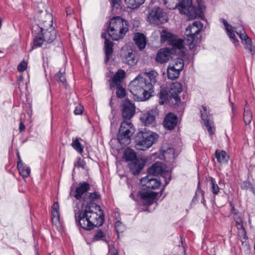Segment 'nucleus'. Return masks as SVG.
Segmentation results:
<instances>
[{
    "instance_id": "obj_5",
    "label": "nucleus",
    "mask_w": 255,
    "mask_h": 255,
    "mask_svg": "<svg viewBox=\"0 0 255 255\" xmlns=\"http://www.w3.org/2000/svg\"><path fill=\"white\" fill-rule=\"evenodd\" d=\"M158 138L155 132H139L136 137V148L138 150H145L152 145Z\"/></svg>"
},
{
    "instance_id": "obj_61",
    "label": "nucleus",
    "mask_w": 255,
    "mask_h": 255,
    "mask_svg": "<svg viewBox=\"0 0 255 255\" xmlns=\"http://www.w3.org/2000/svg\"><path fill=\"white\" fill-rule=\"evenodd\" d=\"M110 73H111V75H112V74H113V73H111V72H110ZM113 75H112V76H111V78H112V79L113 78Z\"/></svg>"
},
{
    "instance_id": "obj_31",
    "label": "nucleus",
    "mask_w": 255,
    "mask_h": 255,
    "mask_svg": "<svg viewBox=\"0 0 255 255\" xmlns=\"http://www.w3.org/2000/svg\"><path fill=\"white\" fill-rule=\"evenodd\" d=\"M222 20L230 38L232 40L236 46L238 45L239 44V41L236 39V36L234 31H232V26L228 24V22L225 19H223Z\"/></svg>"
},
{
    "instance_id": "obj_43",
    "label": "nucleus",
    "mask_w": 255,
    "mask_h": 255,
    "mask_svg": "<svg viewBox=\"0 0 255 255\" xmlns=\"http://www.w3.org/2000/svg\"><path fill=\"white\" fill-rule=\"evenodd\" d=\"M37 35L34 39L33 45L35 47H38L41 46L43 43H45V40L43 39L42 34H41L40 32L37 31Z\"/></svg>"
},
{
    "instance_id": "obj_64",
    "label": "nucleus",
    "mask_w": 255,
    "mask_h": 255,
    "mask_svg": "<svg viewBox=\"0 0 255 255\" xmlns=\"http://www.w3.org/2000/svg\"><path fill=\"white\" fill-rule=\"evenodd\" d=\"M37 255H38V254L37 253Z\"/></svg>"
},
{
    "instance_id": "obj_37",
    "label": "nucleus",
    "mask_w": 255,
    "mask_h": 255,
    "mask_svg": "<svg viewBox=\"0 0 255 255\" xmlns=\"http://www.w3.org/2000/svg\"><path fill=\"white\" fill-rule=\"evenodd\" d=\"M161 39L162 41H168L169 43L172 40V39L175 37V36L172 34L167 30L164 29L161 32Z\"/></svg>"
},
{
    "instance_id": "obj_3",
    "label": "nucleus",
    "mask_w": 255,
    "mask_h": 255,
    "mask_svg": "<svg viewBox=\"0 0 255 255\" xmlns=\"http://www.w3.org/2000/svg\"><path fill=\"white\" fill-rule=\"evenodd\" d=\"M182 91V86L181 83L176 81L170 84L167 90H161L159 93V97L162 100L160 104H163L164 101H168L174 106H178L181 102V99L178 94Z\"/></svg>"
},
{
    "instance_id": "obj_57",
    "label": "nucleus",
    "mask_w": 255,
    "mask_h": 255,
    "mask_svg": "<svg viewBox=\"0 0 255 255\" xmlns=\"http://www.w3.org/2000/svg\"><path fill=\"white\" fill-rule=\"evenodd\" d=\"M231 213H232V214H233L234 216H235V214H238V213L237 212V211H236V209L235 208V207H233V208H231Z\"/></svg>"
},
{
    "instance_id": "obj_38",
    "label": "nucleus",
    "mask_w": 255,
    "mask_h": 255,
    "mask_svg": "<svg viewBox=\"0 0 255 255\" xmlns=\"http://www.w3.org/2000/svg\"><path fill=\"white\" fill-rule=\"evenodd\" d=\"M71 146L79 153L81 154L83 152L84 147L80 142L79 139L78 137L73 138Z\"/></svg>"
},
{
    "instance_id": "obj_60",
    "label": "nucleus",
    "mask_w": 255,
    "mask_h": 255,
    "mask_svg": "<svg viewBox=\"0 0 255 255\" xmlns=\"http://www.w3.org/2000/svg\"><path fill=\"white\" fill-rule=\"evenodd\" d=\"M230 204V206H231V208H233V207H234V204L232 202H231Z\"/></svg>"
},
{
    "instance_id": "obj_51",
    "label": "nucleus",
    "mask_w": 255,
    "mask_h": 255,
    "mask_svg": "<svg viewBox=\"0 0 255 255\" xmlns=\"http://www.w3.org/2000/svg\"><path fill=\"white\" fill-rule=\"evenodd\" d=\"M51 212H52V219L53 220L54 218H55V219L56 220L59 221V217H60L59 211H51Z\"/></svg>"
},
{
    "instance_id": "obj_50",
    "label": "nucleus",
    "mask_w": 255,
    "mask_h": 255,
    "mask_svg": "<svg viewBox=\"0 0 255 255\" xmlns=\"http://www.w3.org/2000/svg\"><path fill=\"white\" fill-rule=\"evenodd\" d=\"M83 107L80 105H78L75 109L74 111L75 115L81 114L83 112Z\"/></svg>"
},
{
    "instance_id": "obj_42",
    "label": "nucleus",
    "mask_w": 255,
    "mask_h": 255,
    "mask_svg": "<svg viewBox=\"0 0 255 255\" xmlns=\"http://www.w3.org/2000/svg\"><path fill=\"white\" fill-rule=\"evenodd\" d=\"M209 178L211 182V191L213 195H217L220 192V188L214 178L213 177H210Z\"/></svg>"
},
{
    "instance_id": "obj_10",
    "label": "nucleus",
    "mask_w": 255,
    "mask_h": 255,
    "mask_svg": "<svg viewBox=\"0 0 255 255\" xmlns=\"http://www.w3.org/2000/svg\"><path fill=\"white\" fill-rule=\"evenodd\" d=\"M122 117L126 120H130L134 115L135 107L128 99H126L122 102L121 106Z\"/></svg>"
},
{
    "instance_id": "obj_32",
    "label": "nucleus",
    "mask_w": 255,
    "mask_h": 255,
    "mask_svg": "<svg viewBox=\"0 0 255 255\" xmlns=\"http://www.w3.org/2000/svg\"><path fill=\"white\" fill-rule=\"evenodd\" d=\"M124 158L127 161L132 162L137 159L135 152L130 148H127L124 153Z\"/></svg>"
},
{
    "instance_id": "obj_53",
    "label": "nucleus",
    "mask_w": 255,
    "mask_h": 255,
    "mask_svg": "<svg viewBox=\"0 0 255 255\" xmlns=\"http://www.w3.org/2000/svg\"><path fill=\"white\" fill-rule=\"evenodd\" d=\"M51 211H59V206L57 202H55L52 206Z\"/></svg>"
},
{
    "instance_id": "obj_22",
    "label": "nucleus",
    "mask_w": 255,
    "mask_h": 255,
    "mask_svg": "<svg viewBox=\"0 0 255 255\" xmlns=\"http://www.w3.org/2000/svg\"><path fill=\"white\" fill-rule=\"evenodd\" d=\"M152 81H150L148 82V81H131L129 83V86L131 88H132V86H135V84L138 85L139 87H143V89L149 91L151 92H153V84H155L156 81H152L153 82V84L152 83Z\"/></svg>"
},
{
    "instance_id": "obj_45",
    "label": "nucleus",
    "mask_w": 255,
    "mask_h": 255,
    "mask_svg": "<svg viewBox=\"0 0 255 255\" xmlns=\"http://www.w3.org/2000/svg\"><path fill=\"white\" fill-rule=\"evenodd\" d=\"M167 73L168 79L170 80H175L178 77L180 72L175 70L171 67H168Z\"/></svg>"
},
{
    "instance_id": "obj_20",
    "label": "nucleus",
    "mask_w": 255,
    "mask_h": 255,
    "mask_svg": "<svg viewBox=\"0 0 255 255\" xmlns=\"http://www.w3.org/2000/svg\"><path fill=\"white\" fill-rule=\"evenodd\" d=\"M123 81H110V87L113 90L116 88L117 90L116 94L119 98H123L126 96V89L123 87Z\"/></svg>"
},
{
    "instance_id": "obj_13",
    "label": "nucleus",
    "mask_w": 255,
    "mask_h": 255,
    "mask_svg": "<svg viewBox=\"0 0 255 255\" xmlns=\"http://www.w3.org/2000/svg\"><path fill=\"white\" fill-rule=\"evenodd\" d=\"M200 113L202 119L204 122V125L207 128L209 133L210 135L213 134L214 131L212 128L213 122L211 115L209 114L207 108L204 106H202V109L200 111Z\"/></svg>"
},
{
    "instance_id": "obj_62",
    "label": "nucleus",
    "mask_w": 255,
    "mask_h": 255,
    "mask_svg": "<svg viewBox=\"0 0 255 255\" xmlns=\"http://www.w3.org/2000/svg\"><path fill=\"white\" fill-rule=\"evenodd\" d=\"M119 222H117L116 223V226H118V224H119Z\"/></svg>"
},
{
    "instance_id": "obj_9",
    "label": "nucleus",
    "mask_w": 255,
    "mask_h": 255,
    "mask_svg": "<svg viewBox=\"0 0 255 255\" xmlns=\"http://www.w3.org/2000/svg\"><path fill=\"white\" fill-rule=\"evenodd\" d=\"M35 18L38 21V24L35 28L42 32L45 28L51 27L52 25V17L50 13L40 10L36 13Z\"/></svg>"
},
{
    "instance_id": "obj_15",
    "label": "nucleus",
    "mask_w": 255,
    "mask_h": 255,
    "mask_svg": "<svg viewBox=\"0 0 255 255\" xmlns=\"http://www.w3.org/2000/svg\"><path fill=\"white\" fill-rule=\"evenodd\" d=\"M140 181L146 188L152 190L158 188L161 185V181L158 178L149 175L141 178Z\"/></svg>"
},
{
    "instance_id": "obj_27",
    "label": "nucleus",
    "mask_w": 255,
    "mask_h": 255,
    "mask_svg": "<svg viewBox=\"0 0 255 255\" xmlns=\"http://www.w3.org/2000/svg\"><path fill=\"white\" fill-rule=\"evenodd\" d=\"M133 40L140 50L143 49L146 44L144 35L140 33H136L134 35Z\"/></svg>"
},
{
    "instance_id": "obj_7",
    "label": "nucleus",
    "mask_w": 255,
    "mask_h": 255,
    "mask_svg": "<svg viewBox=\"0 0 255 255\" xmlns=\"http://www.w3.org/2000/svg\"><path fill=\"white\" fill-rule=\"evenodd\" d=\"M134 131L133 126L130 122L124 121L121 123L118 135L120 143L128 145L130 142V137Z\"/></svg>"
},
{
    "instance_id": "obj_55",
    "label": "nucleus",
    "mask_w": 255,
    "mask_h": 255,
    "mask_svg": "<svg viewBox=\"0 0 255 255\" xmlns=\"http://www.w3.org/2000/svg\"><path fill=\"white\" fill-rule=\"evenodd\" d=\"M25 128V125L22 122H20L19 126V130L20 131H23Z\"/></svg>"
},
{
    "instance_id": "obj_56",
    "label": "nucleus",
    "mask_w": 255,
    "mask_h": 255,
    "mask_svg": "<svg viewBox=\"0 0 255 255\" xmlns=\"http://www.w3.org/2000/svg\"><path fill=\"white\" fill-rule=\"evenodd\" d=\"M231 213H232V214H233L234 216H235V214H238V213L237 212V211H236V209L235 208V207H233V208H231Z\"/></svg>"
},
{
    "instance_id": "obj_28",
    "label": "nucleus",
    "mask_w": 255,
    "mask_h": 255,
    "mask_svg": "<svg viewBox=\"0 0 255 255\" xmlns=\"http://www.w3.org/2000/svg\"><path fill=\"white\" fill-rule=\"evenodd\" d=\"M234 219L236 223L238 228V229L240 228V229H243V233L244 237L241 240V242H242L243 244H244V243H245L246 245H247V241L248 240V237L247 236L246 233L245 232V230L244 228L242 220L238 214H235V216H234Z\"/></svg>"
},
{
    "instance_id": "obj_35",
    "label": "nucleus",
    "mask_w": 255,
    "mask_h": 255,
    "mask_svg": "<svg viewBox=\"0 0 255 255\" xmlns=\"http://www.w3.org/2000/svg\"><path fill=\"white\" fill-rule=\"evenodd\" d=\"M170 44L173 46L171 49H174V54L175 53L176 49L180 50L183 48L184 47L183 41L181 39H176V36L170 42Z\"/></svg>"
},
{
    "instance_id": "obj_26",
    "label": "nucleus",
    "mask_w": 255,
    "mask_h": 255,
    "mask_svg": "<svg viewBox=\"0 0 255 255\" xmlns=\"http://www.w3.org/2000/svg\"><path fill=\"white\" fill-rule=\"evenodd\" d=\"M113 46L114 43L113 42L106 39L104 48L106 55L105 59V63H107L112 56L113 53Z\"/></svg>"
},
{
    "instance_id": "obj_48",
    "label": "nucleus",
    "mask_w": 255,
    "mask_h": 255,
    "mask_svg": "<svg viewBox=\"0 0 255 255\" xmlns=\"http://www.w3.org/2000/svg\"><path fill=\"white\" fill-rule=\"evenodd\" d=\"M86 165L85 161L82 159L81 157H79L77 158V161L75 163V166L79 168L81 167L82 168H84Z\"/></svg>"
},
{
    "instance_id": "obj_46",
    "label": "nucleus",
    "mask_w": 255,
    "mask_h": 255,
    "mask_svg": "<svg viewBox=\"0 0 255 255\" xmlns=\"http://www.w3.org/2000/svg\"><path fill=\"white\" fill-rule=\"evenodd\" d=\"M112 80H123L126 77V72L123 69H119L115 74H112Z\"/></svg>"
},
{
    "instance_id": "obj_18",
    "label": "nucleus",
    "mask_w": 255,
    "mask_h": 255,
    "mask_svg": "<svg viewBox=\"0 0 255 255\" xmlns=\"http://www.w3.org/2000/svg\"><path fill=\"white\" fill-rule=\"evenodd\" d=\"M163 166L164 165L161 162H157L154 163L148 169V175H152V176H157L159 175L161 176L165 175L166 174V172H165Z\"/></svg>"
},
{
    "instance_id": "obj_4",
    "label": "nucleus",
    "mask_w": 255,
    "mask_h": 255,
    "mask_svg": "<svg viewBox=\"0 0 255 255\" xmlns=\"http://www.w3.org/2000/svg\"><path fill=\"white\" fill-rule=\"evenodd\" d=\"M205 9V5L201 2L198 3L197 7L194 6L192 0H181L179 5L180 12L186 15L190 19L197 17L202 18Z\"/></svg>"
},
{
    "instance_id": "obj_24",
    "label": "nucleus",
    "mask_w": 255,
    "mask_h": 255,
    "mask_svg": "<svg viewBox=\"0 0 255 255\" xmlns=\"http://www.w3.org/2000/svg\"><path fill=\"white\" fill-rule=\"evenodd\" d=\"M144 163L139 159H136L128 164L130 171L133 175L138 174L144 167Z\"/></svg>"
},
{
    "instance_id": "obj_2",
    "label": "nucleus",
    "mask_w": 255,
    "mask_h": 255,
    "mask_svg": "<svg viewBox=\"0 0 255 255\" xmlns=\"http://www.w3.org/2000/svg\"><path fill=\"white\" fill-rule=\"evenodd\" d=\"M128 22L120 16L113 17L110 21L108 27V34L114 40H118L124 37L128 31Z\"/></svg>"
},
{
    "instance_id": "obj_36",
    "label": "nucleus",
    "mask_w": 255,
    "mask_h": 255,
    "mask_svg": "<svg viewBox=\"0 0 255 255\" xmlns=\"http://www.w3.org/2000/svg\"><path fill=\"white\" fill-rule=\"evenodd\" d=\"M252 120V114L248 106V103H246L244 108V121L246 125H249L251 123Z\"/></svg>"
},
{
    "instance_id": "obj_6",
    "label": "nucleus",
    "mask_w": 255,
    "mask_h": 255,
    "mask_svg": "<svg viewBox=\"0 0 255 255\" xmlns=\"http://www.w3.org/2000/svg\"><path fill=\"white\" fill-rule=\"evenodd\" d=\"M203 24L199 21H194L186 28L185 41L190 50H192L196 46L197 40L196 36L201 32Z\"/></svg>"
},
{
    "instance_id": "obj_21",
    "label": "nucleus",
    "mask_w": 255,
    "mask_h": 255,
    "mask_svg": "<svg viewBox=\"0 0 255 255\" xmlns=\"http://www.w3.org/2000/svg\"><path fill=\"white\" fill-rule=\"evenodd\" d=\"M90 188V184L87 182L80 183L78 186L76 188L75 191V194L73 195L74 197L77 200H80L82 196L86 193Z\"/></svg>"
},
{
    "instance_id": "obj_17",
    "label": "nucleus",
    "mask_w": 255,
    "mask_h": 255,
    "mask_svg": "<svg viewBox=\"0 0 255 255\" xmlns=\"http://www.w3.org/2000/svg\"><path fill=\"white\" fill-rule=\"evenodd\" d=\"M139 195L142 200V204L149 206L154 203L158 193L155 192L140 191L139 192Z\"/></svg>"
},
{
    "instance_id": "obj_1",
    "label": "nucleus",
    "mask_w": 255,
    "mask_h": 255,
    "mask_svg": "<svg viewBox=\"0 0 255 255\" xmlns=\"http://www.w3.org/2000/svg\"><path fill=\"white\" fill-rule=\"evenodd\" d=\"M75 217L77 225L88 231L102 226L105 220L100 206L95 204L87 205L83 210L75 213Z\"/></svg>"
},
{
    "instance_id": "obj_8",
    "label": "nucleus",
    "mask_w": 255,
    "mask_h": 255,
    "mask_svg": "<svg viewBox=\"0 0 255 255\" xmlns=\"http://www.w3.org/2000/svg\"><path fill=\"white\" fill-rule=\"evenodd\" d=\"M147 20L151 24L158 25L166 22L168 17L161 8L154 7L148 13Z\"/></svg>"
},
{
    "instance_id": "obj_25",
    "label": "nucleus",
    "mask_w": 255,
    "mask_h": 255,
    "mask_svg": "<svg viewBox=\"0 0 255 255\" xmlns=\"http://www.w3.org/2000/svg\"><path fill=\"white\" fill-rule=\"evenodd\" d=\"M122 60L123 62L130 66L133 65L137 62L132 51L131 50L126 52L125 53H122Z\"/></svg>"
},
{
    "instance_id": "obj_29",
    "label": "nucleus",
    "mask_w": 255,
    "mask_h": 255,
    "mask_svg": "<svg viewBox=\"0 0 255 255\" xmlns=\"http://www.w3.org/2000/svg\"><path fill=\"white\" fill-rule=\"evenodd\" d=\"M216 158L218 162L221 164H226L229 159V155L224 150H217L215 152Z\"/></svg>"
},
{
    "instance_id": "obj_59",
    "label": "nucleus",
    "mask_w": 255,
    "mask_h": 255,
    "mask_svg": "<svg viewBox=\"0 0 255 255\" xmlns=\"http://www.w3.org/2000/svg\"><path fill=\"white\" fill-rule=\"evenodd\" d=\"M102 37L103 38H105L106 39V34L103 33L102 34Z\"/></svg>"
},
{
    "instance_id": "obj_47",
    "label": "nucleus",
    "mask_w": 255,
    "mask_h": 255,
    "mask_svg": "<svg viewBox=\"0 0 255 255\" xmlns=\"http://www.w3.org/2000/svg\"><path fill=\"white\" fill-rule=\"evenodd\" d=\"M65 69H61L59 71V72L55 75V78L56 80H58V79H61L62 78L65 79L66 78L65 76Z\"/></svg>"
},
{
    "instance_id": "obj_16",
    "label": "nucleus",
    "mask_w": 255,
    "mask_h": 255,
    "mask_svg": "<svg viewBox=\"0 0 255 255\" xmlns=\"http://www.w3.org/2000/svg\"><path fill=\"white\" fill-rule=\"evenodd\" d=\"M156 111L151 110L142 114L140 118L141 122L145 126H154L156 124Z\"/></svg>"
},
{
    "instance_id": "obj_52",
    "label": "nucleus",
    "mask_w": 255,
    "mask_h": 255,
    "mask_svg": "<svg viewBox=\"0 0 255 255\" xmlns=\"http://www.w3.org/2000/svg\"><path fill=\"white\" fill-rule=\"evenodd\" d=\"M16 156H17V165H21V164H23V163L22 162V161L21 160L19 152L18 150L16 151Z\"/></svg>"
},
{
    "instance_id": "obj_34",
    "label": "nucleus",
    "mask_w": 255,
    "mask_h": 255,
    "mask_svg": "<svg viewBox=\"0 0 255 255\" xmlns=\"http://www.w3.org/2000/svg\"><path fill=\"white\" fill-rule=\"evenodd\" d=\"M101 196L97 192H94L92 193H87L84 196V200L85 202H95L98 199H100Z\"/></svg>"
},
{
    "instance_id": "obj_40",
    "label": "nucleus",
    "mask_w": 255,
    "mask_h": 255,
    "mask_svg": "<svg viewBox=\"0 0 255 255\" xmlns=\"http://www.w3.org/2000/svg\"><path fill=\"white\" fill-rule=\"evenodd\" d=\"M181 0H163L165 5L169 9H175L178 7Z\"/></svg>"
},
{
    "instance_id": "obj_19",
    "label": "nucleus",
    "mask_w": 255,
    "mask_h": 255,
    "mask_svg": "<svg viewBox=\"0 0 255 255\" xmlns=\"http://www.w3.org/2000/svg\"><path fill=\"white\" fill-rule=\"evenodd\" d=\"M178 119L176 115L173 113H168L165 117L163 125L165 128L172 130L177 125Z\"/></svg>"
},
{
    "instance_id": "obj_14",
    "label": "nucleus",
    "mask_w": 255,
    "mask_h": 255,
    "mask_svg": "<svg viewBox=\"0 0 255 255\" xmlns=\"http://www.w3.org/2000/svg\"><path fill=\"white\" fill-rule=\"evenodd\" d=\"M133 95L137 96V98L135 100L138 101H145L149 99L152 96V92L147 91L143 87H139L135 84V86H132Z\"/></svg>"
},
{
    "instance_id": "obj_11",
    "label": "nucleus",
    "mask_w": 255,
    "mask_h": 255,
    "mask_svg": "<svg viewBox=\"0 0 255 255\" xmlns=\"http://www.w3.org/2000/svg\"><path fill=\"white\" fill-rule=\"evenodd\" d=\"M174 56V50L169 48H162L159 49L156 54L155 60L157 63L162 64L167 62Z\"/></svg>"
},
{
    "instance_id": "obj_44",
    "label": "nucleus",
    "mask_w": 255,
    "mask_h": 255,
    "mask_svg": "<svg viewBox=\"0 0 255 255\" xmlns=\"http://www.w3.org/2000/svg\"><path fill=\"white\" fill-rule=\"evenodd\" d=\"M170 67H171L175 70L180 72L184 67L183 60L181 58H177L175 61L174 64Z\"/></svg>"
},
{
    "instance_id": "obj_41",
    "label": "nucleus",
    "mask_w": 255,
    "mask_h": 255,
    "mask_svg": "<svg viewBox=\"0 0 255 255\" xmlns=\"http://www.w3.org/2000/svg\"><path fill=\"white\" fill-rule=\"evenodd\" d=\"M105 238L106 234L101 229H98L94 234L92 239V241L93 242H96L101 240L106 241L105 239Z\"/></svg>"
},
{
    "instance_id": "obj_54",
    "label": "nucleus",
    "mask_w": 255,
    "mask_h": 255,
    "mask_svg": "<svg viewBox=\"0 0 255 255\" xmlns=\"http://www.w3.org/2000/svg\"><path fill=\"white\" fill-rule=\"evenodd\" d=\"M120 0H111V3L113 6H117L119 5Z\"/></svg>"
},
{
    "instance_id": "obj_12",
    "label": "nucleus",
    "mask_w": 255,
    "mask_h": 255,
    "mask_svg": "<svg viewBox=\"0 0 255 255\" xmlns=\"http://www.w3.org/2000/svg\"><path fill=\"white\" fill-rule=\"evenodd\" d=\"M236 29V32L239 36L242 42L244 45L245 48L249 50L251 52H254L255 49L252 45L251 39L247 35L244 28L242 25L237 27H234Z\"/></svg>"
},
{
    "instance_id": "obj_33",
    "label": "nucleus",
    "mask_w": 255,
    "mask_h": 255,
    "mask_svg": "<svg viewBox=\"0 0 255 255\" xmlns=\"http://www.w3.org/2000/svg\"><path fill=\"white\" fill-rule=\"evenodd\" d=\"M20 175L23 178L28 177L30 175V168L24 163L17 165Z\"/></svg>"
},
{
    "instance_id": "obj_63",
    "label": "nucleus",
    "mask_w": 255,
    "mask_h": 255,
    "mask_svg": "<svg viewBox=\"0 0 255 255\" xmlns=\"http://www.w3.org/2000/svg\"><path fill=\"white\" fill-rule=\"evenodd\" d=\"M1 52H2L0 50V53H1Z\"/></svg>"
},
{
    "instance_id": "obj_49",
    "label": "nucleus",
    "mask_w": 255,
    "mask_h": 255,
    "mask_svg": "<svg viewBox=\"0 0 255 255\" xmlns=\"http://www.w3.org/2000/svg\"><path fill=\"white\" fill-rule=\"evenodd\" d=\"M27 64L25 61H23L18 65L17 70L19 72H22L26 70Z\"/></svg>"
},
{
    "instance_id": "obj_30",
    "label": "nucleus",
    "mask_w": 255,
    "mask_h": 255,
    "mask_svg": "<svg viewBox=\"0 0 255 255\" xmlns=\"http://www.w3.org/2000/svg\"><path fill=\"white\" fill-rule=\"evenodd\" d=\"M158 73L154 70H151L148 72H142L139 74L134 80H142L145 79V77H147L149 80H154L157 78Z\"/></svg>"
},
{
    "instance_id": "obj_23",
    "label": "nucleus",
    "mask_w": 255,
    "mask_h": 255,
    "mask_svg": "<svg viewBox=\"0 0 255 255\" xmlns=\"http://www.w3.org/2000/svg\"><path fill=\"white\" fill-rule=\"evenodd\" d=\"M38 31L41 34H42L44 40L46 43H50L52 42L56 37V31L51 28L50 30H48L47 28L41 32L40 30H35V31Z\"/></svg>"
},
{
    "instance_id": "obj_39",
    "label": "nucleus",
    "mask_w": 255,
    "mask_h": 255,
    "mask_svg": "<svg viewBox=\"0 0 255 255\" xmlns=\"http://www.w3.org/2000/svg\"><path fill=\"white\" fill-rule=\"evenodd\" d=\"M145 0H125L126 3L130 8H136L142 4Z\"/></svg>"
},
{
    "instance_id": "obj_58",
    "label": "nucleus",
    "mask_w": 255,
    "mask_h": 255,
    "mask_svg": "<svg viewBox=\"0 0 255 255\" xmlns=\"http://www.w3.org/2000/svg\"><path fill=\"white\" fill-rule=\"evenodd\" d=\"M62 82V84L64 86H66L67 84V81H60Z\"/></svg>"
}]
</instances>
